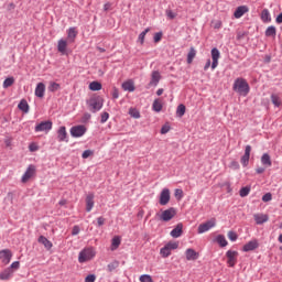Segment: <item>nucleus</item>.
Listing matches in <instances>:
<instances>
[{
  "label": "nucleus",
  "instance_id": "nucleus-1",
  "mask_svg": "<svg viewBox=\"0 0 282 282\" xmlns=\"http://www.w3.org/2000/svg\"><path fill=\"white\" fill-rule=\"evenodd\" d=\"M232 89L236 94H239V96H248V94H250V85L241 77L235 79Z\"/></svg>",
  "mask_w": 282,
  "mask_h": 282
},
{
  "label": "nucleus",
  "instance_id": "nucleus-2",
  "mask_svg": "<svg viewBox=\"0 0 282 282\" xmlns=\"http://www.w3.org/2000/svg\"><path fill=\"white\" fill-rule=\"evenodd\" d=\"M86 105L91 113H98L102 109L105 101L100 96H94L86 100Z\"/></svg>",
  "mask_w": 282,
  "mask_h": 282
},
{
  "label": "nucleus",
  "instance_id": "nucleus-3",
  "mask_svg": "<svg viewBox=\"0 0 282 282\" xmlns=\"http://www.w3.org/2000/svg\"><path fill=\"white\" fill-rule=\"evenodd\" d=\"M96 257V250L94 248H86L79 252L78 261L79 263H87V261H91Z\"/></svg>",
  "mask_w": 282,
  "mask_h": 282
},
{
  "label": "nucleus",
  "instance_id": "nucleus-4",
  "mask_svg": "<svg viewBox=\"0 0 282 282\" xmlns=\"http://www.w3.org/2000/svg\"><path fill=\"white\" fill-rule=\"evenodd\" d=\"M215 226H217V219L212 218L198 226L197 234L204 235V232H208V230H212V228H215Z\"/></svg>",
  "mask_w": 282,
  "mask_h": 282
},
{
  "label": "nucleus",
  "instance_id": "nucleus-5",
  "mask_svg": "<svg viewBox=\"0 0 282 282\" xmlns=\"http://www.w3.org/2000/svg\"><path fill=\"white\" fill-rule=\"evenodd\" d=\"M34 175H36V166L31 164L28 166L26 171L22 175V178H21L22 184L30 182V180H32V177H34Z\"/></svg>",
  "mask_w": 282,
  "mask_h": 282
},
{
  "label": "nucleus",
  "instance_id": "nucleus-6",
  "mask_svg": "<svg viewBox=\"0 0 282 282\" xmlns=\"http://www.w3.org/2000/svg\"><path fill=\"white\" fill-rule=\"evenodd\" d=\"M175 215H177V210L175 209V207H170L162 212V214L160 215V220L161 221H171V219H173V217H175Z\"/></svg>",
  "mask_w": 282,
  "mask_h": 282
},
{
  "label": "nucleus",
  "instance_id": "nucleus-7",
  "mask_svg": "<svg viewBox=\"0 0 282 282\" xmlns=\"http://www.w3.org/2000/svg\"><path fill=\"white\" fill-rule=\"evenodd\" d=\"M53 123L52 121H42L35 126V133H41L45 131V133L52 131Z\"/></svg>",
  "mask_w": 282,
  "mask_h": 282
},
{
  "label": "nucleus",
  "instance_id": "nucleus-8",
  "mask_svg": "<svg viewBox=\"0 0 282 282\" xmlns=\"http://www.w3.org/2000/svg\"><path fill=\"white\" fill-rule=\"evenodd\" d=\"M87 133V128L85 126H74L70 128L72 138H83Z\"/></svg>",
  "mask_w": 282,
  "mask_h": 282
},
{
  "label": "nucleus",
  "instance_id": "nucleus-9",
  "mask_svg": "<svg viewBox=\"0 0 282 282\" xmlns=\"http://www.w3.org/2000/svg\"><path fill=\"white\" fill-rule=\"evenodd\" d=\"M171 202V191L169 188H163L160 194L159 204L161 206H166Z\"/></svg>",
  "mask_w": 282,
  "mask_h": 282
},
{
  "label": "nucleus",
  "instance_id": "nucleus-10",
  "mask_svg": "<svg viewBox=\"0 0 282 282\" xmlns=\"http://www.w3.org/2000/svg\"><path fill=\"white\" fill-rule=\"evenodd\" d=\"M226 257L228 259L227 263H228L229 268H235V265H237V257H239V252L228 250L226 252Z\"/></svg>",
  "mask_w": 282,
  "mask_h": 282
},
{
  "label": "nucleus",
  "instance_id": "nucleus-11",
  "mask_svg": "<svg viewBox=\"0 0 282 282\" xmlns=\"http://www.w3.org/2000/svg\"><path fill=\"white\" fill-rule=\"evenodd\" d=\"M0 260L4 265H8L12 261V251L10 249H3L0 251Z\"/></svg>",
  "mask_w": 282,
  "mask_h": 282
},
{
  "label": "nucleus",
  "instance_id": "nucleus-12",
  "mask_svg": "<svg viewBox=\"0 0 282 282\" xmlns=\"http://www.w3.org/2000/svg\"><path fill=\"white\" fill-rule=\"evenodd\" d=\"M184 232V225L182 223H178L170 232L171 237H173V239H180V237H182Z\"/></svg>",
  "mask_w": 282,
  "mask_h": 282
},
{
  "label": "nucleus",
  "instance_id": "nucleus-13",
  "mask_svg": "<svg viewBox=\"0 0 282 282\" xmlns=\"http://www.w3.org/2000/svg\"><path fill=\"white\" fill-rule=\"evenodd\" d=\"M252 152L251 145H246L245 148V154L241 156L240 162L242 166H248L250 164V153Z\"/></svg>",
  "mask_w": 282,
  "mask_h": 282
},
{
  "label": "nucleus",
  "instance_id": "nucleus-14",
  "mask_svg": "<svg viewBox=\"0 0 282 282\" xmlns=\"http://www.w3.org/2000/svg\"><path fill=\"white\" fill-rule=\"evenodd\" d=\"M259 248V240L252 239L242 247V252H252V250H257Z\"/></svg>",
  "mask_w": 282,
  "mask_h": 282
},
{
  "label": "nucleus",
  "instance_id": "nucleus-15",
  "mask_svg": "<svg viewBox=\"0 0 282 282\" xmlns=\"http://www.w3.org/2000/svg\"><path fill=\"white\" fill-rule=\"evenodd\" d=\"M67 45H68L67 40H65V39L58 40L57 52H59V54H62V56H67V54H69L67 52Z\"/></svg>",
  "mask_w": 282,
  "mask_h": 282
},
{
  "label": "nucleus",
  "instance_id": "nucleus-16",
  "mask_svg": "<svg viewBox=\"0 0 282 282\" xmlns=\"http://www.w3.org/2000/svg\"><path fill=\"white\" fill-rule=\"evenodd\" d=\"M186 261H197L199 259V252L195 251L193 248L185 250Z\"/></svg>",
  "mask_w": 282,
  "mask_h": 282
},
{
  "label": "nucleus",
  "instance_id": "nucleus-17",
  "mask_svg": "<svg viewBox=\"0 0 282 282\" xmlns=\"http://www.w3.org/2000/svg\"><path fill=\"white\" fill-rule=\"evenodd\" d=\"M57 140L58 142H68L67 128H65V126L59 127V129L57 130Z\"/></svg>",
  "mask_w": 282,
  "mask_h": 282
},
{
  "label": "nucleus",
  "instance_id": "nucleus-18",
  "mask_svg": "<svg viewBox=\"0 0 282 282\" xmlns=\"http://www.w3.org/2000/svg\"><path fill=\"white\" fill-rule=\"evenodd\" d=\"M13 275L14 271L10 268H7L2 272H0V281H10Z\"/></svg>",
  "mask_w": 282,
  "mask_h": 282
},
{
  "label": "nucleus",
  "instance_id": "nucleus-19",
  "mask_svg": "<svg viewBox=\"0 0 282 282\" xmlns=\"http://www.w3.org/2000/svg\"><path fill=\"white\" fill-rule=\"evenodd\" d=\"M162 79V75L158 70L152 72L151 74V80H150V86L158 87L160 84V80Z\"/></svg>",
  "mask_w": 282,
  "mask_h": 282
},
{
  "label": "nucleus",
  "instance_id": "nucleus-20",
  "mask_svg": "<svg viewBox=\"0 0 282 282\" xmlns=\"http://www.w3.org/2000/svg\"><path fill=\"white\" fill-rule=\"evenodd\" d=\"M249 8L248 6H240L236 9V11L234 12V17L235 19H241V17H243V14L249 12Z\"/></svg>",
  "mask_w": 282,
  "mask_h": 282
},
{
  "label": "nucleus",
  "instance_id": "nucleus-21",
  "mask_svg": "<svg viewBox=\"0 0 282 282\" xmlns=\"http://www.w3.org/2000/svg\"><path fill=\"white\" fill-rule=\"evenodd\" d=\"M253 218L258 226L265 224L270 219V217L265 214H254Z\"/></svg>",
  "mask_w": 282,
  "mask_h": 282
},
{
  "label": "nucleus",
  "instance_id": "nucleus-22",
  "mask_svg": "<svg viewBox=\"0 0 282 282\" xmlns=\"http://www.w3.org/2000/svg\"><path fill=\"white\" fill-rule=\"evenodd\" d=\"M94 193H89L87 196H86V213H91V210L94 209Z\"/></svg>",
  "mask_w": 282,
  "mask_h": 282
},
{
  "label": "nucleus",
  "instance_id": "nucleus-23",
  "mask_svg": "<svg viewBox=\"0 0 282 282\" xmlns=\"http://www.w3.org/2000/svg\"><path fill=\"white\" fill-rule=\"evenodd\" d=\"M35 96L37 98H44L45 97V84L39 83L35 87Z\"/></svg>",
  "mask_w": 282,
  "mask_h": 282
},
{
  "label": "nucleus",
  "instance_id": "nucleus-24",
  "mask_svg": "<svg viewBox=\"0 0 282 282\" xmlns=\"http://www.w3.org/2000/svg\"><path fill=\"white\" fill-rule=\"evenodd\" d=\"M76 36H78V31H76L75 26H72L67 30V39L69 43H74L76 41Z\"/></svg>",
  "mask_w": 282,
  "mask_h": 282
},
{
  "label": "nucleus",
  "instance_id": "nucleus-25",
  "mask_svg": "<svg viewBox=\"0 0 282 282\" xmlns=\"http://www.w3.org/2000/svg\"><path fill=\"white\" fill-rule=\"evenodd\" d=\"M39 243H42V246H44V248H46V250H52L53 248V243L52 241H50L45 236H40L37 239Z\"/></svg>",
  "mask_w": 282,
  "mask_h": 282
},
{
  "label": "nucleus",
  "instance_id": "nucleus-26",
  "mask_svg": "<svg viewBox=\"0 0 282 282\" xmlns=\"http://www.w3.org/2000/svg\"><path fill=\"white\" fill-rule=\"evenodd\" d=\"M18 109L23 111V113H30V105L28 104V100L22 99L18 105Z\"/></svg>",
  "mask_w": 282,
  "mask_h": 282
},
{
  "label": "nucleus",
  "instance_id": "nucleus-27",
  "mask_svg": "<svg viewBox=\"0 0 282 282\" xmlns=\"http://www.w3.org/2000/svg\"><path fill=\"white\" fill-rule=\"evenodd\" d=\"M261 21H263V23H270V21H272V17L270 15V10L268 9L262 10Z\"/></svg>",
  "mask_w": 282,
  "mask_h": 282
},
{
  "label": "nucleus",
  "instance_id": "nucleus-28",
  "mask_svg": "<svg viewBox=\"0 0 282 282\" xmlns=\"http://www.w3.org/2000/svg\"><path fill=\"white\" fill-rule=\"evenodd\" d=\"M261 164L263 166H272V159L270 158V154L268 153L262 154Z\"/></svg>",
  "mask_w": 282,
  "mask_h": 282
},
{
  "label": "nucleus",
  "instance_id": "nucleus-29",
  "mask_svg": "<svg viewBox=\"0 0 282 282\" xmlns=\"http://www.w3.org/2000/svg\"><path fill=\"white\" fill-rule=\"evenodd\" d=\"M216 243L220 246V248H226L228 246V240H226V236L218 235L216 237Z\"/></svg>",
  "mask_w": 282,
  "mask_h": 282
},
{
  "label": "nucleus",
  "instance_id": "nucleus-30",
  "mask_svg": "<svg viewBox=\"0 0 282 282\" xmlns=\"http://www.w3.org/2000/svg\"><path fill=\"white\" fill-rule=\"evenodd\" d=\"M195 56H197V50L195 47H191L189 52L187 54V64L191 65L193 61L195 59Z\"/></svg>",
  "mask_w": 282,
  "mask_h": 282
},
{
  "label": "nucleus",
  "instance_id": "nucleus-31",
  "mask_svg": "<svg viewBox=\"0 0 282 282\" xmlns=\"http://www.w3.org/2000/svg\"><path fill=\"white\" fill-rule=\"evenodd\" d=\"M264 34L268 37L272 36V39H275L276 37V26L271 25V26L267 28Z\"/></svg>",
  "mask_w": 282,
  "mask_h": 282
},
{
  "label": "nucleus",
  "instance_id": "nucleus-32",
  "mask_svg": "<svg viewBox=\"0 0 282 282\" xmlns=\"http://www.w3.org/2000/svg\"><path fill=\"white\" fill-rule=\"evenodd\" d=\"M122 89L124 91H135V86L133 85V82H124L122 84Z\"/></svg>",
  "mask_w": 282,
  "mask_h": 282
},
{
  "label": "nucleus",
  "instance_id": "nucleus-33",
  "mask_svg": "<svg viewBox=\"0 0 282 282\" xmlns=\"http://www.w3.org/2000/svg\"><path fill=\"white\" fill-rule=\"evenodd\" d=\"M89 89L90 91H100V89H102V84H100V82H91L89 84Z\"/></svg>",
  "mask_w": 282,
  "mask_h": 282
},
{
  "label": "nucleus",
  "instance_id": "nucleus-34",
  "mask_svg": "<svg viewBox=\"0 0 282 282\" xmlns=\"http://www.w3.org/2000/svg\"><path fill=\"white\" fill-rule=\"evenodd\" d=\"M152 109L156 113H160V111H162V101H160V99H155L152 104Z\"/></svg>",
  "mask_w": 282,
  "mask_h": 282
},
{
  "label": "nucleus",
  "instance_id": "nucleus-35",
  "mask_svg": "<svg viewBox=\"0 0 282 282\" xmlns=\"http://www.w3.org/2000/svg\"><path fill=\"white\" fill-rule=\"evenodd\" d=\"M149 32H151V28H147L143 32L139 34L138 41L141 45H144V39L147 34H149Z\"/></svg>",
  "mask_w": 282,
  "mask_h": 282
},
{
  "label": "nucleus",
  "instance_id": "nucleus-36",
  "mask_svg": "<svg viewBox=\"0 0 282 282\" xmlns=\"http://www.w3.org/2000/svg\"><path fill=\"white\" fill-rule=\"evenodd\" d=\"M184 113H186V106H184L183 104L178 105L176 108V116L178 118H182L184 116Z\"/></svg>",
  "mask_w": 282,
  "mask_h": 282
},
{
  "label": "nucleus",
  "instance_id": "nucleus-37",
  "mask_svg": "<svg viewBox=\"0 0 282 282\" xmlns=\"http://www.w3.org/2000/svg\"><path fill=\"white\" fill-rule=\"evenodd\" d=\"M14 85V77H8L4 79L2 87L3 89H8V87H12Z\"/></svg>",
  "mask_w": 282,
  "mask_h": 282
},
{
  "label": "nucleus",
  "instance_id": "nucleus-38",
  "mask_svg": "<svg viewBox=\"0 0 282 282\" xmlns=\"http://www.w3.org/2000/svg\"><path fill=\"white\" fill-rule=\"evenodd\" d=\"M160 254H161V257H163V259H166V258L171 257V249H169L165 245L163 248H161Z\"/></svg>",
  "mask_w": 282,
  "mask_h": 282
},
{
  "label": "nucleus",
  "instance_id": "nucleus-39",
  "mask_svg": "<svg viewBox=\"0 0 282 282\" xmlns=\"http://www.w3.org/2000/svg\"><path fill=\"white\" fill-rule=\"evenodd\" d=\"M119 267H120V262L118 260H115L107 265V270L108 272H113V270H116Z\"/></svg>",
  "mask_w": 282,
  "mask_h": 282
},
{
  "label": "nucleus",
  "instance_id": "nucleus-40",
  "mask_svg": "<svg viewBox=\"0 0 282 282\" xmlns=\"http://www.w3.org/2000/svg\"><path fill=\"white\" fill-rule=\"evenodd\" d=\"M129 116H131V118H134L135 120H138V119H140V110L137 108H130Z\"/></svg>",
  "mask_w": 282,
  "mask_h": 282
},
{
  "label": "nucleus",
  "instance_id": "nucleus-41",
  "mask_svg": "<svg viewBox=\"0 0 282 282\" xmlns=\"http://www.w3.org/2000/svg\"><path fill=\"white\" fill-rule=\"evenodd\" d=\"M58 89H61V84L56 83V82H51L48 85V91H58Z\"/></svg>",
  "mask_w": 282,
  "mask_h": 282
},
{
  "label": "nucleus",
  "instance_id": "nucleus-42",
  "mask_svg": "<svg viewBox=\"0 0 282 282\" xmlns=\"http://www.w3.org/2000/svg\"><path fill=\"white\" fill-rule=\"evenodd\" d=\"M220 56H221V53H219V48L217 47L212 48V61H215V59L219 61Z\"/></svg>",
  "mask_w": 282,
  "mask_h": 282
},
{
  "label": "nucleus",
  "instance_id": "nucleus-43",
  "mask_svg": "<svg viewBox=\"0 0 282 282\" xmlns=\"http://www.w3.org/2000/svg\"><path fill=\"white\" fill-rule=\"evenodd\" d=\"M271 101L274 107H281V98H279V95H271Z\"/></svg>",
  "mask_w": 282,
  "mask_h": 282
},
{
  "label": "nucleus",
  "instance_id": "nucleus-44",
  "mask_svg": "<svg viewBox=\"0 0 282 282\" xmlns=\"http://www.w3.org/2000/svg\"><path fill=\"white\" fill-rule=\"evenodd\" d=\"M165 247H167L170 249V251L172 250H177V248H180V242L177 241H170L165 245Z\"/></svg>",
  "mask_w": 282,
  "mask_h": 282
},
{
  "label": "nucleus",
  "instance_id": "nucleus-45",
  "mask_svg": "<svg viewBox=\"0 0 282 282\" xmlns=\"http://www.w3.org/2000/svg\"><path fill=\"white\" fill-rule=\"evenodd\" d=\"M120 243H121V240H120V237L118 236H115L111 240V246H112V250L116 248H119L120 247Z\"/></svg>",
  "mask_w": 282,
  "mask_h": 282
},
{
  "label": "nucleus",
  "instance_id": "nucleus-46",
  "mask_svg": "<svg viewBox=\"0 0 282 282\" xmlns=\"http://www.w3.org/2000/svg\"><path fill=\"white\" fill-rule=\"evenodd\" d=\"M239 195L240 197H248V195H250V187L249 186H245L239 191Z\"/></svg>",
  "mask_w": 282,
  "mask_h": 282
},
{
  "label": "nucleus",
  "instance_id": "nucleus-47",
  "mask_svg": "<svg viewBox=\"0 0 282 282\" xmlns=\"http://www.w3.org/2000/svg\"><path fill=\"white\" fill-rule=\"evenodd\" d=\"M165 14H166L167 19H170L171 21H173V19H175L177 17V13L173 12V10H171V9H166Z\"/></svg>",
  "mask_w": 282,
  "mask_h": 282
},
{
  "label": "nucleus",
  "instance_id": "nucleus-48",
  "mask_svg": "<svg viewBox=\"0 0 282 282\" xmlns=\"http://www.w3.org/2000/svg\"><path fill=\"white\" fill-rule=\"evenodd\" d=\"M140 282H153V278H151V275L149 274H143L139 278Z\"/></svg>",
  "mask_w": 282,
  "mask_h": 282
},
{
  "label": "nucleus",
  "instance_id": "nucleus-49",
  "mask_svg": "<svg viewBox=\"0 0 282 282\" xmlns=\"http://www.w3.org/2000/svg\"><path fill=\"white\" fill-rule=\"evenodd\" d=\"M111 96L113 100H118L120 98V91L118 90V88L116 87L112 88Z\"/></svg>",
  "mask_w": 282,
  "mask_h": 282
},
{
  "label": "nucleus",
  "instance_id": "nucleus-50",
  "mask_svg": "<svg viewBox=\"0 0 282 282\" xmlns=\"http://www.w3.org/2000/svg\"><path fill=\"white\" fill-rule=\"evenodd\" d=\"M227 237L230 241H236L238 239L237 232L228 231Z\"/></svg>",
  "mask_w": 282,
  "mask_h": 282
},
{
  "label": "nucleus",
  "instance_id": "nucleus-51",
  "mask_svg": "<svg viewBox=\"0 0 282 282\" xmlns=\"http://www.w3.org/2000/svg\"><path fill=\"white\" fill-rule=\"evenodd\" d=\"M94 155V151L91 150H85L82 154L83 160H87V158H91Z\"/></svg>",
  "mask_w": 282,
  "mask_h": 282
},
{
  "label": "nucleus",
  "instance_id": "nucleus-52",
  "mask_svg": "<svg viewBox=\"0 0 282 282\" xmlns=\"http://www.w3.org/2000/svg\"><path fill=\"white\" fill-rule=\"evenodd\" d=\"M20 268H21V262H19V261L12 262L11 265L9 267V269H11L13 272L15 270H19Z\"/></svg>",
  "mask_w": 282,
  "mask_h": 282
},
{
  "label": "nucleus",
  "instance_id": "nucleus-53",
  "mask_svg": "<svg viewBox=\"0 0 282 282\" xmlns=\"http://www.w3.org/2000/svg\"><path fill=\"white\" fill-rule=\"evenodd\" d=\"M107 120H109V112H102L101 119H100L101 124H105V122H107Z\"/></svg>",
  "mask_w": 282,
  "mask_h": 282
},
{
  "label": "nucleus",
  "instance_id": "nucleus-54",
  "mask_svg": "<svg viewBox=\"0 0 282 282\" xmlns=\"http://www.w3.org/2000/svg\"><path fill=\"white\" fill-rule=\"evenodd\" d=\"M154 43H160L162 41V32H158L153 36Z\"/></svg>",
  "mask_w": 282,
  "mask_h": 282
},
{
  "label": "nucleus",
  "instance_id": "nucleus-55",
  "mask_svg": "<svg viewBox=\"0 0 282 282\" xmlns=\"http://www.w3.org/2000/svg\"><path fill=\"white\" fill-rule=\"evenodd\" d=\"M105 221H107L105 219V217L100 216L97 218V228H100L101 226H105Z\"/></svg>",
  "mask_w": 282,
  "mask_h": 282
},
{
  "label": "nucleus",
  "instance_id": "nucleus-56",
  "mask_svg": "<svg viewBox=\"0 0 282 282\" xmlns=\"http://www.w3.org/2000/svg\"><path fill=\"white\" fill-rule=\"evenodd\" d=\"M229 169H232L234 171H239V162L232 161V162L229 164Z\"/></svg>",
  "mask_w": 282,
  "mask_h": 282
},
{
  "label": "nucleus",
  "instance_id": "nucleus-57",
  "mask_svg": "<svg viewBox=\"0 0 282 282\" xmlns=\"http://www.w3.org/2000/svg\"><path fill=\"white\" fill-rule=\"evenodd\" d=\"M85 282H96V274H88L85 278Z\"/></svg>",
  "mask_w": 282,
  "mask_h": 282
},
{
  "label": "nucleus",
  "instance_id": "nucleus-58",
  "mask_svg": "<svg viewBox=\"0 0 282 282\" xmlns=\"http://www.w3.org/2000/svg\"><path fill=\"white\" fill-rule=\"evenodd\" d=\"M262 202H272V194L267 193L262 196Z\"/></svg>",
  "mask_w": 282,
  "mask_h": 282
},
{
  "label": "nucleus",
  "instance_id": "nucleus-59",
  "mask_svg": "<svg viewBox=\"0 0 282 282\" xmlns=\"http://www.w3.org/2000/svg\"><path fill=\"white\" fill-rule=\"evenodd\" d=\"M79 234H80V227L74 226L72 230L73 237H76V235H79Z\"/></svg>",
  "mask_w": 282,
  "mask_h": 282
},
{
  "label": "nucleus",
  "instance_id": "nucleus-60",
  "mask_svg": "<svg viewBox=\"0 0 282 282\" xmlns=\"http://www.w3.org/2000/svg\"><path fill=\"white\" fill-rule=\"evenodd\" d=\"M175 197H178V199H182V197H184V191L180 188L175 189Z\"/></svg>",
  "mask_w": 282,
  "mask_h": 282
},
{
  "label": "nucleus",
  "instance_id": "nucleus-61",
  "mask_svg": "<svg viewBox=\"0 0 282 282\" xmlns=\"http://www.w3.org/2000/svg\"><path fill=\"white\" fill-rule=\"evenodd\" d=\"M169 131H171V127H169V126H163L162 128H161V133L164 135V134H166V133H169Z\"/></svg>",
  "mask_w": 282,
  "mask_h": 282
},
{
  "label": "nucleus",
  "instance_id": "nucleus-62",
  "mask_svg": "<svg viewBox=\"0 0 282 282\" xmlns=\"http://www.w3.org/2000/svg\"><path fill=\"white\" fill-rule=\"evenodd\" d=\"M39 149V145L34 144V143H31L29 145V151H31L32 153H34V151H36Z\"/></svg>",
  "mask_w": 282,
  "mask_h": 282
},
{
  "label": "nucleus",
  "instance_id": "nucleus-63",
  "mask_svg": "<svg viewBox=\"0 0 282 282\" xmlns=\"http://www.w3.org/2000/svg\"><path fill=\"white\" fill-rule=\"evenodd\" d=\"M218 65H219V59H213V62H212V69L213 70L217 69Z\"/></svg>",
  "mask_w": 282,
  "mask_h": 282
},
{
  "label": "nucleus",
  "instance_id": "nucleus-64",
  "mask_svg": "<svg viewBox=\"0 0 282 282\" xmlns=\"http://www.w3.org/2000/svg\"><path fill=\"white\" fill-rule=\"evenodd\" d=\"M276 23H282V12L275 19Z\"/></svg>",
  "mask_w": 282,
  "mask_h": 282
}]
</instances>
